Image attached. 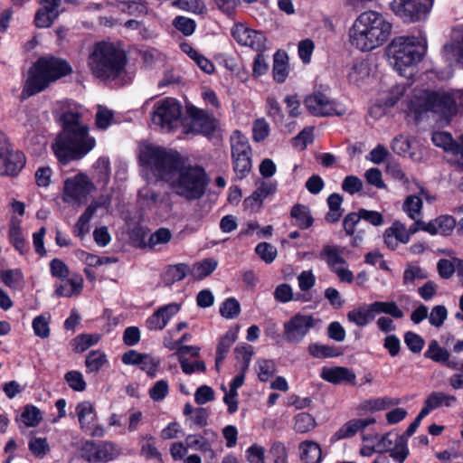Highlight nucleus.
<instances>
[{
  "mask_svg": "<svg viewBox=\"0 0 463 463\" xmlns=\"http://www.w3.org/2000/svg\"><path fill=\"white\" fill-rule=\"evenodd\" d=\"M172 238L171 232L166 228H159L152 233L148 239V246L152 249L156 248L158 244H165Z\"/></svg>",
  "mask_w": 463,
  "mask_h": 463,
  "instance_id": "e2e57ef3",
  "label": "nucleus"
},
{
  "mask_svg": "<svg viewBox=\"0 0 463 463\" xmlns=\"http://www.w3.org/2000/svg\"><path fill=\"white\" fill-rule=\"evenodd\" d=\"M237 339V331L233 329L228 330L222 337L220 339L216 354L219 356V360L224 359L226 354L229 352L231 346L234 344Z\"/></svg>",
  "mask_w": 463,
  "mask_h": 463,
  "instance_id": "ea45409f",
  "label": "nucleus"
},
{
  "mask_svg": "<svg viewBox=\"0 0 463 463\" xmlns=\"http://www.w3.org/2000/svg\"><path fill=\"white\" fill-rule=\"evenodd\" d=\"M353 420L344 424L338 430H336L331 438L332 441H337L343 439H347L354 436L357 433V426Z\"/></svg>",
  "mask_w": 463,
  "mask_h": 463,
  "instance_id": "69168bd1",
  "label": "nucleus"
},
{
  "mask_svg": "<svg viewBox=\"0 0 463 463\" xmlns=\"http://www.w3.org/2000/svg\"><path fill=\"white\" fill-rule=\"evenodd\" d=\"M180 307V304L177 303H170L160 307L146 319L147 329L151 331L164 329L168 321L179 312Z\"/></svg>",
  "mask_w": 463,
  "mask_h": 463,
  "instance_id": "6ab92c4d",
  "label": "nucleus"
},
{
  "mask_svg": "<svg viewBox=\"0 0 463 463\" xmlns=\"http://www.w3.org/2000/svg\"><path fill=\"white\" fill-rule=\"evenodd\" d=\"M374 316L383 313L393 318H402L404 314L394 301H375L371 303Z\"/></svg>",
  "mask_w": 463,
  "mask_h": 463,
  "instance_id": "7c9ffc66",
  "label": "nucleus"
},
{
  "mask_svg": "<svg viewBox=\"0 0 463 463\" xmlns=\"http://www.w3.org/2000/svg\"><path fill=\"white\" fill-rule=\"evenodd\" d=\"M75 411L80 428L85 431L90 430V425L97 417L92 403L88 401L81 402L77 404Z\"/></svg>",
  "mask_w": 463,
  "mask_h": 463,
  "instance_id": "bb28decb",
  "label": "nucleus"
},
{
  "mask_svg": "<svg viewBox=\"0 0 463 463\" xmlns=\"http://www.w3.org/2000/svg\"><path fill=\"white\" fill-rule=\"evenodd\" d=\"M185 442L188 448L195 449L203 453H210L212 456L213 455V450L212 449L211 444L202 435H188L185 438Z\"/></svg>",
  "mask_w": 463,
  "mask_h": 463,
  "instance_id": "a19ab883",
  "label": "nucleus"
},
{
  "mask_svg": "<svg viewBox=\"0 0 463 463\" xmlns=\"http://www.w3.org/2000/svg\"><path fill=\"white\" fill-rule=\"evenodd\" d=\"M34 334L41 338H47L50 335L49 317L38 316L33 320Z\"/></svg>",
  "mask_w": 463,
  "mask_h": 463,
  "instance_id": "4d7b16f0",
  "label": "nucleus"
},
{
  "mask_svg": "<svg viewBox=\"0 0 463 463\" xmlns=\"http://www.w3.org/2000/svg\"><path fill=\"white\" fill-rule=\"evenodd\" d=\"M342 251L343 249L339 246L326 244L323 247L319 256L326 262L329 269L333 270L341 265H346V260L342 256Z\"/></svg>",
  "mask_w": 463,
  "mask_h": 463,
  "instance_id": "b1692460",
  "label": "nucleus"
},
{
  "mask_svg": "<svg viewBox=\"0 0 463 463\" xmlns=\"http://www.w3.org/2000/svg\"><path fill=\"white\" fill-rule=\"evenodd\" d=\"M308 353L315 358L336 357L342 354V352L337 347L319 343L309 345Z\"/></svg>",
  "mask_w": 463,
  "mask_h": 463,
  "instance_id": "72a5a7b5",
  "label": "nucleus"
},
{
  "mask_svg": "<svg viewBox=\"0 0 463 463\" xmlns=\"http://www.w3.org/2000/svg\"><path fill=\"white\" fill-rule=\"evenodd\" d=\"M385 172L395 181L400 182L404 187L409 188L410 181L400 164L392 159H389L386 164Z\"/></svg>",
  "mask_w": 463,
  "mask_h": 463,
  "instance_id": "e433bc0d",
  "label": "nucleus"
},
{
  "mask_svg": "<svg viewBox=\"0 0 463 463\" xmlns=\"http://www.w3.org/2000/svg\"><path fill=\"white\" fill-rule=\"evenodd\" d=\"M241 312V305L234 298H227L220 307L221 315L229 319L236 317Z\"/></svg>",
  "mask_w": 463,
  "mask_h": 463,
  "instance_id": "8fccbe9b",
  "label": "nucleus"
},
{
  "mask_svg": "<svg viewBox=\"0 0 463 463\" xmlns=\"http://www.w3.org/2000/svg\"><path fill=\"white\" fill-rule=\"evenodd\" d=\"M426 52V41L416 37L394 38L386 48V54L394 69L401 74L421 61Z\"/></svg>",
  "mask_w": 463,
  "mask_h": 463,
  "instance_id": "423d86ee",
  "label": "nucleus"
},
{
  "mask_svg": "<svg viewBox=\"0 0 463 463\" xmlns=\"http://www.w3.org/2000/svg\"><path fill=\"white\" fill-rule=\"evenodd\" d=\"M321 378L334 384L342 383L354 384L356 376L350 369L337 366L335 368L324 367L321 372Z\"/></svg>",
  "mask_w": 463,
  "mask_h": 463,
  "instance_id": "412c9836",
  "label": "nucleus"
},
{
  "mask_svg": "<svg viewBox=\"0 0 463 463\" xmlns=\"http://www.w3.org/2000/svg\"><path fill=\"white\" fill-rule=\"evenodd\" d=\"M113 112L103 106L98 107L96 113L95 124L99 129H107L113 120Z\"/></svg>",
  "mask_w": 463,
  "mask_h": 463,
  "instance_id": "603ef678",
  "label": "nucleus"
},
{
  "mask_svg": "<svg viewBox=\"0 0 463 463\" xmlns=\"http://www.w3.org/2000/svg\"><path fill=\"white\" fill-rule=\"evenodd\" d=\"M24 155L21 151L12 149L0 158V175H15L24 168Z\"/></svg>",
  "mask_w": 463,
  "mask_h": 463,
  "instance_id": "aec40b11",
  "label": "nucleus"
},
{
  "mask_svg": "<svg viewBox=\"0 0 463 463\" xmlns=\"http://www.w3.org/2000/svg\"><path fill=\"white\" fill-rule=\"evenodd\" d=\"M442 53L449 65L457 63L463 66V27L453 30L451 43L444 45Z\"/></svg>",
  "mask_w": 463,
  "mask_h": 463,
  "instance_id": "a211bd4d",
  "label": "nucleus"
},
{
  "mask_svg": "<svg viewBox=\"0 0 463 463\" xmlns=\"http://www.w3.org/2000/svg\"><path fill=\"white\" fill-rule=\"evenodd\" d=\"M80 457L88 462L99 463L111 460L117 454L115 445L109 441L86 440L81 444Z\"/></svg>",
  "mask_w": 463,
  "mask_h": 463,
  "instance_id": "2eb2a0df",
  "label": "nucleus"
},
{
  "mask_svg": "<svg viewBox=\"0 0 463 463\" xmlns=\"http://www.w3.org/2000/svg\"><path fill=\"white\" fill-rule=\"evenodd\" d=\"M232 34L239 44L248 46L257 52H262L266 49L267 39L262 32L240 24L232 28Z\"/></svg>",
  "mask_w": 463,
  "mask_h": 463,
  "instance_id": "dca6fc26",
  "label": "nucleus"
},
{
  "mask_svg": "<svg viewBox=\"0 0 463 463\" xmlns=\"http://www.w3.org/2000/svg\"><path fill=\"white\" fill-rule=\"evenodd\" d=\"M369 75L367 64L359 61L355 62L348 72V80L351 83L359 84L361 80Z\"/></svg>",
  "mask_w": 463,
  "mask_h": 463,
  "instance_id": "de8ad7c7",
  "label": "nucleus"
},
{
  "mask_svg": "<svg viewBox=\"0 0 463 463\" xmlns=\"http://www.w3.org/2000/svg\"><path fill=\"white\" fill-rule=\"evenodd\" d=\"M186 120L184 133L211 135L217 127L216 119L203 109L194 106L186 108Z\"/></svg>",
  "mask_w": 463,
  "mask_h": 463,
  "instance_id": "ddd939ff",
  "label": "nucleus"
},
{
  "mask_svg": "<svg viewBox=\"0 0 463 463\" xmlns=\"http://www.w3.org/2000/svg\"><path fill=\"white\" fill-rule=\"evenodd\" d=\"M93 189V184L87 175H77L64 182L63 201L81 203Z\"/></svg>",
  "mask_w": 463,
  "mask_h": 463,
  "instance_id": "4468645a",
  "label": "nucleus"
},
{
  "mask_svg": "<svg viewBox=\"0 0 463 463\" xmlns=\"http://www.w3.org/2000/svg\"><path fill=\"white\" fill-rule=\"evenodd\" d=\"M81 118V113L76 109L61 114V131L52 144V149L62 165L83 158L96 146L95 138L90 135L89 127Z\"/></svg>",
  "mask_w": 463,
  "mask_h": 463,
  "instance_id": "f03ea898",
  "label": "nucleus"
},
{
  "mask_svg": "<svg viewBox=\"0 0 463 463\" xmlns=\"http://www.w3.org/2000/svg\"><path fill=\"white\" fill-rule=\"evenodd\" d=\"M404 342L408 348L415 354L420 353L424 346L423 338L416 333L407 332L404 335Z\"/></svg>",
  "mask_w": 463,
  "mask_h": 463,
  "instance_id": "774afa93",
  "label": "nucleus"
},
{
  "mask_svg": "<svg viewBox=\"0 0 463 463\" xmlns=\"http://www.w3.org/2000/svg\"><path fill=\"white\" fill-rule=\"evenodd\" d=\"M65 381L69 386L76 392H83L86 389V382L79 371H70L65 373Z\"/></svg>",
  "mask_w": 463,
  "mask_h": 463,
  "instance_id": "864d4df0",
  "label": "nucleus"
},
{
  "mask_svg": "<svg viewBox=\"0 0 463 463\" xmlns=\"http://www.w3.org/2000/svg\"><path fill=\"white\" fill-rule=\"evenodd\" d=\"M304 104L317 117L342 116L345 113V106L322 92L307 96Z\"/></svg>",
  "mask_w": 463,
  "mask_h": 463,
  "instance_id": "f8f14e48",
  "label": "nucleus"
},
{
  "mask_svg": "<svg viewBox=\"0 0 463 463\" xmlns=\"http://www.w3.org/2000/svg\"><path fill=\"white\" fill-rule=\"evenodd\" d=\"M316 426L314 417L307 412H301L295 417L294 428L298 432L305 433Z\"/></svg>",
  "mask_w": 463,
  "mask_h": 463,
  "instance_id": "37998d69",
  "label": "nucleus"
},
{
  "mask_svg": "<svg viewBox=\"0 0 463 463\" xmlns=\"http://www.w3.org/2000/svg\"><path fill=\"white\" fill-rule=\"evenodd\" d=\"M234 353L236 354V358L242 362L241 371L246 372L253 354V347L250 345L241 344L235 347Z\"/></svg>",
  "mask_w": 463,
  "mask_h": 463,
  "instance_id": "a18cd8bd",
  "label": "nucleus"
},
{
  "mask_svg": "<svg viewBox=\"0 0 463 463\" xmlns=\"http://www.w3.org/2000/svg\"><path fill=\"white\" fill-rule=\"evenodd\" d=\"M187 274H190V267L185 263H178L167 267L164 279L166 284L171 285L181 281Z\"/></svg>",
  "mask_w": 463,
  "mask_h": 463,
  "instance_id": "2f4dec72",
  "label": "nucleus"
},
{
  "mask_svg": "<svg viewBox=\"0 0 463 463\" xmlns=\"http://www.w3.org/2000/svg\"><path fill=\"white\" fill-rule=\"evenodd\" d=\"M448 311L445 306H435L429 316V321L431 326L440 327L447 319Z\"/></svg>",
  "mask_w": 463,
  "mask_h": 463,
  "instance_id": "338daca9",
  "label": "nucleus"
},
{
  "mask_svg": "<svg viewBox=\"0 0 463 463\" xmlns=\"http://www.w3.org/2000/svg\"><path fill=\"white\" fill-rule=\"evenodd\" d=\"M424 356L434 362L445 363L449 360V354L446 349L439 346L437 340H432L430 343Z\"/></svg>",
  "mask_w": 463,
  "mask_h": 463,
  "instance_id": "4c0bfd02",
  "label": "nucleus"
},
{
  "mask_svg": "<svg viewBox=\"0 0 463 463\" xmlns=\"http://www.w3.org/2000/svg\"><path fill=\"white\" fill-rule=\"evenodd\" d=\"M93 216V207H87L85 212L80 215L74 227V233L78 237H83L89 232V222Z\"/></svg>",
  "mask_w": 463,
  "mask_h": 463,
  "instance_id": "49530a36",
  "label": "nucleus"
},
{
  "mask_svg": "<svg viewBox=\"0 0 463 463\" xmlns=\"http://www.w3.org/2000/svg\"><path fill=\"white\" fill-rule=\"evenodd\" d=\"M255 252L266 263H271L277 256V249L268 242H260L255 248Z\"/></svg>",
  "mask_w": 463,
  "mask_h": 463,
  "instance_id": "6e6d98bb",
  "label": "nucleus"
},
{
  "mask_svg": "<svg viewBox=\"0 0 463 463\" xmlns=\"http://www.w3.org/2000/svg\"><path fill=\"white\" fill-rule=\"evenodd\" d=\"M125 64V54L108 42L95 43L88 58V66L91 72L102 80L117 78L122 72Z\"/></svg>",
  "mask_w": 463,
  "mask_h": 463,
  "instance_id": "39448f33",
  "label": "nucleus"
},
{
  "mask_svg": "<svg viewBox=\"0 0 463 463\" xmlns=\"http://www.w3.org/2000/svg\"><path fill=\"white\" fill-rule=\"evenodd\" d=\"M217 266L218 262L214 259H204L190 267V275L194 279L200 280L210 276L216 269Z\"/></svg>",
  "mask_w": 463,
  "mask_h": 463,
  "instance_id": "cd10ccee",
  "label": "nucleus"
},
{
  "mask_svg": "<svg viewBox=\"0 0 463 463\" xmlns=\"http://www.w3.org/2000/svg\"><path fill=\"white\" fill-rule=\"evenodd\" d=\"M409 454L407 447V439L404 436H401V439H398L391 450V457L396 461L402 463Z\"/></svg>",
  "mask_w": 463,
  "mask_h": 463,
  "instance_id": "680f3d73",
  "label": "nucleus"
},
{
  "mask_svg": "<svg viewBox=\"0 0 463 463\" xmlns=\"http://www.w3.org/2000/svg\"><path fill=\"white\" fill-rule=\"evenodd\" d=\"M287 60L288 56L285 52H277L274 54L273 78L279 83L283 82L288 76Z\"/></svg>",
  "mask_w": 463,
  "mask_h": 463,
  "instance_id": "473e14b6",
  "label": "nucleus"
},
{
  "mask_svg": "<svg viewBox=\"0 0 463 463\" xmlns=\"http://www.w3.org/2000/svg\"><path fill=\"white\" fill-rule=\"evenodd\" d=\"M169 392V385L167 381H157L153 387L149 390V396L155 402L164 400Z\"/></svg>",
  "mask_w": 463,
  "mask_h": 463,
  "instance_id": "0e129e2a",
  "label": "nucleus"
},
{
  "mask_svg": "<svg viewBox=\"0 0 463 463\" xmlns=\"http://www.w3.org/2000/svg\"><path fill=\"white\" fill-rule=\"evenodd\" d=\"M182 109L173 98H165L154 105L152 121L162 129L172 131L181 123Z\"/></svg>",
  "mask_w": 463,
  "mask_h": 463,
  "instance_id": "1a4fd4ad",
  "label": "nucleus"
},
{
  "mask_svg": "<svg viewBox=\"0 0 463 463\" xmlns=\"http://www.w3.org/2000/svg\"><path fill=\"white\" fill-rule=\"evenodd\" d=\"M428 277L425 269L419 266L408 265L403 272V283L405 285L413 284L416 279H424Z\"/></svg>",
  "mask_w": 463,
  "mask_h": 463,
  "instance_id": "09e8293b",
  "label": "nucleus"
},
{
  "mask_svg": "<svg viewBox=\"0 0 463 463\" xmlns=\"http://www.w3.org/2000/svg\"><path fill=\"white\" fill-rule=\"evenodd\" d=\"M8 236L11 244L21 254L24 255L28 251V245L23 235L20 221L15 217L11 219Z\"/></svg>",
  "mask_w": 463,
  "mask_h": 463,
  "instance_id": "a878e982",
  "label": "nucleus"
},
{
  "mask_svg": "<svg viewBox=\"0 0 463 463\" xmlns=\"http://www.w3.org/2000/svg\"><path fill=\"white\" fill-rule=\"evenodd\" d=\"M269 133V126L265 118H258L252 127V137L256 142L263 141Z\"/></svg>",
  "mask_w": 463,
  "mask_h": 463,
  "instance_id": "052dcab7",
  "label": "nucleus"
},
{
  "mask_svg": "<svg viewBox=\"0 0 463 463\" xmlns=\"http://www.w3.org/2000/svg\"><path fill=\"white\" fill-rule=\"evenodd\" d=\"M412 109L416 114L432 111L447 121L458 111L455 94L446 91H423L412 102Z\"/></svg>",
  "mask_w": 463,
  "mask_h": 463,
  "instance_id": "0eeeda50",
  "label": "nucleus"
},
{
  "mask_svg": "<svg viewBox=\"0 0 463 463\" xmlns=\"http://www.w3.org/2000/svg\"><path fill=\"white\" fill-rule=\"evenodd\" d=\"M71 72V66L64 59L52 55L40 57L28 71L23 94L35 95Z\"/></svg>",
  "mask_w": 463,
  "mask_h": 463,
  "instance_id": "20e7f679",
  "label": "nucleus"
},
{
  "mask_svg": "<svg viewBox=\"0 0 463 463\" xmlns=\"http://www.w3.org/2000/svg\"><path fill=\"white\" fill-rule=\"evenodd\" d=\"M233 171L239 179L246 177L251 170V148L248 138L239 130L231 137Z\"/></svg>",
  "mask_w": 463,
  "mask_h": 463,
  "instance_id": "6e6552de",
  "label": "nucleus"
},
{
  "mask_svg": "<svg viewBox=\"0 0 463 463\" xmlns=\"http://www.w3.org/2000/svg\"><path fill=\"white\" fill-rule=\"evenodd\" d=\"M99 339V336L95 335L83 334L78 335L72 341L73 349L76 353H82L98 343Z\"/></svg>",
  "mask_w": 463,
  "mask_h": 463,
  "instance_id": "c03bdc74",
  "label": "nucleus"
},
{
  "mask_svg": "<svg viewBox=\"0 0 463 463\" xmlns=\"http://www.w3.org/2000/svg\"><path fill=\"white\" fill-rule=\"evenodd\" d=\"M347 320L359 327H364L375 318L371 304H364L350 310L346 315Z\"/></svg>",
  "mask_w": 463,
  "mask_h": 463,
  "instance_id": "4be33fe9",
  "label": "nucleus"
},
{
  "mask_svg": "<svg viewBox=\"0 0 463 463\" xmlns=\"http://www.w3.org/2000/svg\"><path fill=\"white\" fill-rule=\"evenodd\" d=\"M402 209L411 219L415 220L420 214L422 209L421 198L414 194L409 195L404 200Z\"/></svg>",
  "mask_w": 463,
  "mask_h": 463,
  "instance_id": "58836bf2",
  "label": "nucleus"
},
{
  "mask_svg": "<svg viewBox=\"0 0 463 463\" xmlns=\"http://www.w3.org/2000/svg\"><path fill=\"white\" fill-rule=\"evenodd\" d=\"M300 458L305 463H320L321 449L313 441H304L299 445Z\"/></svg>",
  "mask_w": 463,
  "mask_h": 463,
  "instance_id": "c85d7f7f",
  "label": "nucleus"
},
{
  "mask_svg": "<svg viewBox=\"0 0 463 463\" xmlns=\"http://www.w3.org/2000/svg\"><path fill=\"white\" fill-rule=\"evenodd\" d=\"M431 140L436 146L441 147L447 153H451L457 164L463 168V135L459 141H454L449 132H434Z\"/></svg>",
  "mask_w": 463,
  "mask_h": 463,
  "instance_id": "f3484780",
  "label": "nucleus"
},
{
  "mask_svg": "<svg viewBox=\"0 0 463 463\" xmlns=\"http://www.w3.org/2000/svg\"><path fill=\"white\" fill-rule=\"evenodd\" d=\"M318 322L319 319H316L311 315L298 313L284 323L283 337L288 343L298 344Z\"/></svg>",
  "mask_w": 463,
  "mask_h": 463,
  "instance_id": "9b49d317",
  "label": "nucleus"
},
{
  "mask_svg": "<svg viewBox=\"0 0 463 463\" xmlns=\"http://www.w3.org/2000/svg\"><path fill=\"white\" fill-rule=\"evenodd\" d=\"M392 24L376 11H364L354 20L349 37L351 43L363 52L383 44L392 32Z\"/></svg>",
  "mask_w": 463,
  "mask_h": 463,
  "instance_id": "7ed1b4c3",
  "label": "nucleus"
},
{
  "mask_svg": "<svg viewBox=\"0 0 463 463\" xmlns=\"http://www.w3.org/2000/svg\"><path fill=\"white\" fill-rule=\"evenodd\" d=\"M456 401L457 399L453 395L446 394L441 392H432L425 400L421 411H425L426 415H428L430 411L441 406L450 407Z\"/></svg>",
  "mask_w": 463,
  "mask_h": 463,
  "instance_id": "5701e85b",
  "label": "nucleus"
},
{
  "mask_svg": "<svg viewBox=\"0 0 463 463\" xmlns=\"http://www.w3.org/2000/svg\"><path fill=\"white\" fill-rule=\"evenodd\" d=\"M433 0H392L393 14L404 23H417L427 18Z\"/></svg>",
  "mask_w": 463,
  "mask_h": 463,
  "instance_id": "9d476101",
  "label": "nucleus"
},
{
  "mask_svg": "<svg viewBox=\"0 0 463 463\" xmlns=\"http://www.w3.org/2000/svg\"><path fill=\"white\" fill-rule=\"evenodd\" d=\"M108 363L107 355L100 350L91 351L88 354L85 365L87 373H97Z\"/></svg>",
  "mask_w": 463,
  "mask_h": 463,
  "instance_id": "f704fd0d",
  "label": "nucleus"
},
{
  "mask_svg": "<svg viewBox=\"0 0 463 463\" xmlns=\"http://www.w3.org/2000/svg\"><path fill=\"white\" fill-rule=\"evenodd\" d=\"M28 447L30 451L38 458H43L50 450L47 439L44 438H33Z\"/></svg>",
  "mask_w": 463,
  "mask_h": 463,
  "instance_id": "13d9d810",
  "label": "nucleus"
},
{
  "mask_svg": "<svg viewBox=\"0 0 463 463\" xmlns=\"http://www.w3.org/2000/svg\"><path fill=\"white\" fill-rule=\"evenodd\" d=\"M140 160L166 182L175 194L193 201L205 194L209 180L204 169L185 165L178 152L149 146L142 153Z\"/></svg>",
  "mask_w": 463,
  "mask_h": 463,
  "instance_id": "f257e3e1",
  "label": "nucleus"
},
{
  "mask_svg": "<svg viewBox=\"0 0 463 463\" xmlns=\"http://www.w3.org/2000/svg\"><path fill=\"white\" fill-rule=\"evenodd\" d=\"M290 215L296 220L297 225L300 229H307L313 224V218L310 210L307 206L303 204H296L292 207Z\"/></svg>",
  "mask_w": 463,
  "mask_h": 463,
  "instance_id": "c756f323",
  "label": "nucleus"
},
{
  "mask_svg": "<svg viewBox=\"0 0 463 463\" xmlns=\"http://www.w3.org/2000/svg\"><path fill=\"white\" fill-rule=\"evenodd\" d=\"M119 7L122 11L128 12L130 15L145 14L147 12L146 5L143 1H121Z\"/></svg>",
  "mask_w": 463,
  "mask_h": 463,
  "instance_id": "3c124183",
  "label": "nucleus"
},
{
  "mask_svg": "<svg viewBox=\"0 0 463 463\" xmlns=\"http://www.w3.org/2000/svg\"><path fill=\"white\" fill-rule=\"evenodd\" d=\"M59 16V11L42 7L35 14L34 23L38 28H48Z\"/></svg>",
  "mask_w": 463,
  "mask_h": 463,
  "instance_id": "c9c22d12",
  "label": "nucleus"
},
{
  "mask_svg": "<svg viewBox=\"0 0 463 463\" xmlns=\"http://www.w3.org/2000/svg\"><path fill=\"white\" fill-rule=\"evenodd\" d=\"M2 281L11 288H16L23 280V274L19 269H7L0 273Z\"/></svg>",
  "mask_w": 463,
  "mask_h": 463,
  "instance_id": "5fc2aeb1",
  "label": "nucleus"
},
{
  "mask_svg": "<svg viewBox=\"0 0 463 463\" xmlns=\"http://www.w3.org/2000/svg\"><path fill=\"white\" fill-rule=\"evenodd\" d=\"M439 234L449 236L456 227V220L451 215H441L436 218Z\"/></svg>",
  "mask_w": 463,
  "mask_h": 463,
  "instance_id": "bf43d9fd",
  "label": "nucleus"
},
{
  "mask_svg": "<svg viewBox=\"0 0 463 463\" xmlns=\"http://www.w3.org/2000/svg\"><path fill=\"white\" fill-rule=\"evenodd\" d=\"M83 288V279L80 275H74L64 283L57 285L55 295L58 297L71 298L79 295Z\"/></svg>",
  "mask_w": 463,
  "mask_h": 463,
  "instance_id": "393cba45",
  "label": "nucleus"
},
{
  "mask_svg": "<svg viewBox=\"0 0 463 463\" xmlns=\"http://www.w3.org/2000/svg\"><path fill=\"white\" fill-rule=\"evenodd\" d=\"M21 420L27 427H35L42 420V412L35 406L26 405L21 414Z\"/></svg>",
  "mask_w": 463,
  "mask_h": 463,
  "instance_id": "79ce46f5",
  "label": "nucleus"
}]
</instances>
